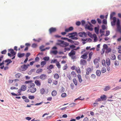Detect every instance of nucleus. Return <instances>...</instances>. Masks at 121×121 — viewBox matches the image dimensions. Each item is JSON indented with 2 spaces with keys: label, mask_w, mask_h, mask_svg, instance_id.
Wrapping results in <instances>:
<instances>
[{
  "label": "nucleus",
  "mask_w": 121,
  "mask_h": 121,
  "mask_svg": "<svg viewBox=\"0 0 121 121\" xmlns=\"http://www.w3.org/2000/svg\"><path fill=\"white\" fill-rule=\"evenodd\" d=\"M33 81L32 80H30L26 81L25 82V84H28L27 86L29 89L28 91L31 93H34L35 92L37 89L35 87V84L33 83Z\"/></svg>",
  "instance_id": "1"
},
{
  "label": "nucleus",
  "mask_w": 121,
  "mask_h": 121,
  "mask_svg": "<svg viewBox=\"0 0 121 121\" xmlns=\"http://www.w3.org/2000/svg\"><path fill=\"white\" fill-rule=\"evenodd\" d=\"M77 33L75 32L69 33L68 34V36L69 38H71L72 39L75 40H77L78 39V38L77 37Z\"/></svg>",
  "instance_id": "2"
},
{
  "label": "nucleus",
  "mask_w": 121,
  "mask_h": 121,
  "mask_svg": "<svg viewBox=\"0 0 121 121\" xmlns=\"http://www.w3.org/2000/svg\"><path fill=\"white\" fill-rule=\"evenodd\" d=\"M76 54V52L73 50H72L68 54L69 56L71 57L72 59L73 60L75 59H76V56L74 55Z\"/></svg>",
  "instance_id": "3"
},
{
  "label": "nucleus",
  "mask_w": 121,
  "mask_h": 121,
  "mask_svg": "<svg viewBox=\"0 0 121 121\" xmlns=\"http://www.w3.org/2000/svg\"><path fill=\"white\" fill-rule=\"evenodd\" d=\"M76 76V74L75 73L74 71H72L71 73L70 74H68L67 77L69 80L72 79V77H74Z\"/></svg>",
  "instance_id": "4"
},
{
  "label": "nucleus",
  "mask_w": 121,
  "mask_h": 121,
  "mask_svg": "<svg viewBox=\"0 0 121 121\" xmlns=\"http://www.w3.org/2000/svg\"><path fill=\"white\" fill-rule=\"evenodd\" d=\"M117 27L118 31L121 32V27L120 26V21L119 19H118L117 23Z\"/></svg>",
  "instance_id": "5"
},
{
  "label": "nucleus",
  "mask_w": 121,
  "mask_h": 121,
  "mask_svg": "<svg viewBox=\"0 0 121 121\" xmlns=\"http://www.w3.org/2000/svg\"><path fill=\"white\" fill-rule=\"evenodd\" d=\"M93 66H91V68L90 67L87 68L86 69V74L88 75L90 73H91L93 71Z\"/></svg>",
  "instance_id": "6"
},
{
  "label": "nucleus",
  "mask_w": 121,
  "mask_h": 121,
  "mask_svg": "<svg viewBox=\"0 0 121 121\" xmlns=\"http://www.w3.org/2000/svg\"><path fill=\"white\" fill-rule=\"evenodd\" d=\"M40 93L43 95L44 93H46V94L48 92V89H46L45 90L44 88H42L40 90Z\"/></svg>",
  "instance_id": "7"
},
{
  "label": "nucleus",
  "mask_w": 121,
  "mask_h": 121,
  "mask_svg": "<svg viewBox=\"0 0 121 121\" xmlns=\"http://www.w3.org/2000/svg\"><path fill=\"white\" fill-rule=\"evenodd\" d=\"M30 66L29 64H27V65H25L21 66V69L22 71H25L28 68V67Z\"/></svg>",
  "instance_id": "8"
},
{
  "label": "nucleus",
  "mask_w": 121,
  "mask_h": 121,
  "mask_svg": "<svg viewBox=\"0 0 121 121\" xmlns=\"http://www.w3.org/2000/svg\"><path fill=\"white\" fill-rule=\"evenodd\" d=\"M88 23L90 25V26L87 25L86 26L85 28L90 31H92L93 30L92 28L91 27V26H92V25L90 22H89Z\"/></svg>",
  "instance_id": "9"
},
{
  "label": "nucleus",
  "mask_w": 121,
  "mask_h": 121,
  "mask_svg": "<svg viewBox=\"0 0 121 121\" xmlns=\"http://www.w3.org/2000/svg\"><path fill=\"white\" fill-rule=\"evenodd\" d=\"M94 64L96 66V68H97L99 67V64L98 63V60L97 59H95L94 61Z\"/></svg>",
  "instance_id": "10"
},
{
  "label": "nucleus",
  "mask_w": 121,
  "mask_h": 121,
  "mask_svg": "<svg viewBox=\"0 0 121 121\" xmlns=\"http://www.w3.org/2000/svg\"><path fill=\"white\" fill-rule=\"evenodd\" d=\"M47 78V76L45 74H42L39 76L40 78L42 80H45Z\"/></svg>",
  "instance_id": "11"
},
{
  "label": "nucleus",
  "mask_w": 121,
  "mask_h": 121,
  "mask_svg": "<svg viewBox=\"0 0 121 121\" xmlns=\"http://www.w3.org/2000/svg\"><path fill=\"white\" fill-rule=\"evenodd\" d=\"M78 35L80 37L84 38L86 37L87 35L84 32L79 33Z\"/></svg>",
  "instance_id": "12"
},
{
  "label": "nucleus",
  "mask_w": 121,
  "mask_h": 121,
  "mask_svg": "<svg viewBox=\"0 0 121 121\" xmlns=\"http://www.w3.org/2000/svg\"><path fill=\"white\" fill-rule=\"evenodd\" d=\"M94 53L92 52H91L89 53L88 55V58L87 59L88 61H90L91 60L92 56L93 55Z\"/></svg>",
  "instance_id": "13"
},
{
  "label": "nucleus",
  "mask_w": 121,
  "mask_h": 121,
  "mask_svg": "<svg viewBox=\"0 0 121 121\" xmlns=\"http://www.w3.org/2000/svg\"><path fill=\"white\" fill-rule=\"evenodd\" d=\"M88 52H86L81 56V57L84 59H86L88 57L87 55Z\"/></svg>",
  "instance_id": "14"
},
{
  "label": "nucleus",
  "mask_w": 121,
  "mask_h": 121,
  "mask_svg": "<svg viewBox=\"0 0 121 121\" xmlns=\"http://www.w3.org/2000/svg\"><path fill=\"white\" fill-rule=\"evenodd\" d=\"M56 30V29L55 28H51L49 30V31L51 34L52 33L55 32Z\"/></svg>",
  "instance_id": "15"
},
{
  "label": "nucleus",
  "mask_w": 121,
  "mask_h": 121,
  "mask_svg": "<svg viewBox=\"0 0 121 121\" xmlns=\"http://www.w3.org/2000/svg\"><path fill=\"white\" fill-rule=\"evenodd\" d=\"M87 63V62L86 60L83 59H81L80 60V64L82 65H85Z\"/></svg>",
  "instance_id": "16"
},
{
  "label": "nucleus",
  "mask_w": 121,
  "mask_h": 121,
  "mask_svg": "<svg viewBox=\"0 0 121 121\" xmlns=\"http://www.w3.org/2000/svg\"><path fill=\"white\" fill-rule=\"evenodd\" d=\"M35 83L37 86H40L41 84L40 81L38 80H35Z\"/></svg>",
  "instance_id": "17"
},
{
  "label": "nucleus",
  "mask_w": 121,
  "mask_h": 121,
  "mask_svg": "<svg viewBox=\"0 0 121 121\" xmlns=\"http://www.w3.org/2000/svg\"><path fill=\"white\" fill-rule=\"evenodd\" d=\"M73 27H70L69 28L66 29L65 30V31L66 32H68L69 31L72 30H73Z\"/></svg>",
  "instance_id": "18"
},
{
  "label": "nucleus",
  "mask_w": 121,
  "mask_h": 121,
  "mask_svg": "<svg viewBox=\"0 0 121 121\" xmlns=\"http://www.w3.org/2000/svg\"><path fill=\"white\" fill-rule=\"evenodd\" d=\"M73 27H70L69 28L66 29L65 30V31L66 32H68L69 31L72 30H73Z\"/></svg>",
  "instance_id": "19"
},
{
  "label": "nucleus",
  "mask_w": 121,
  "mask_h": 121,
  "mask_svg": "<svg viewBox=\"0 0 121 121\" xmlns=\"http://www.w3.org/2000/svg\"><path fill=\"white\" fill-rule=\"evenodd\" d=\"M92 38H94V42H96L97 40V38L96 35L95 34H93L92 37H91Z\"/></svg>",
  "instance_id": "20"
},
{
  "label": "nucleus",
  "mask_w": 121,
  "mask_h": 121,
  "mask_svg": "<svg viewBox=\"0 0 121 121\" xmlns=\"http://www.w3.org/2000/svg\"><path fill=\"white\" fill-rule=\"evenodd\" d=\"M26 88V85H22L21 87V90L22 91H25Z\"/></svg>",
  "instance_id": "21"
},
{
  "label": "nucleus",
  "mask_w": 121,
  "mask_h": 121,
  "mask_svg": "<svg viewBox=\"0 0 121 121\" xmlns=\"http://www.w3.org/2000/svg\"><path fill=\"white\" fill-rule=\"evenodd\" d=\"M107 96L106 95H103L100 96V98L102 101L104 100H106Z\"/></svg>",
  "instance_id": "22"
},
{
  "label": "nucleus",
  "mask_w": 121,
  "mask_h": 121,
  "mask_svg": "<svg viewBox=\"0 0 121 121\" xmlns=\"http://www.w3.org/2000/svg\"><path fill=\"white\" fill-rule=\"evenodd\" d=\"M62 39H63L64 40H67V41L69 42H70L71 43H73L74 42L72 40L68 39L66 38H61Z\"/></svg>",
  "instance_id": "23"
},
{
  "label": "nucleus",
  "mask_w": 121,
  "mask_h": 121,
  "mask_svg": "<svg viewBox=\"0 0 121 121\" xmlns=\"http://www.w3.org/2000/svg\"><path fill=\"white\" fill-rule=\"evenodd\" d=\"M75 70L78 73H81V70L79 67H76L75 68Z\"/></svg>",
  "instance_id": "24"
},
{
  "label": "nucleus",
  "mask_w": 121,
  "mask_h": 121,
  "mask_svg": "<svg viewBox=\"0 0 121 121\" xmlns=\"http://www.w3.org/2000/svg\"><path fill=\"white\" fill-rule=\"evenodd\" d=\"M9 51H10V52L12 54L13 56H14L16 54V53L14 52L13 50V49H9Z\"/></svg>",
  "instance_id": "25"
},
{
  "label": "nucleus",
  "mask_w": 121,
  "mask_h": 121,
  "mask_svg": "<svg viewBox=\"0 0 121 121\" xmlns=\"http://www.w3.org/2000/svg\"><path fill=\"white\" fill-rule=\"evenodd\" d=\"M121 89V85L120 86H117L115 88L112 89V90L115 91Z\"/></svg>",
  "instance_id": "26"
},
{
  "label": "nucleus",
  "mask_w": 121,
  "mask_h": 121,
  "mask_svg": "<svg viewBox=\"0 0 121 121\" xmlns=\"http://www.w3.org/2000/svg\"><path fill=\"white\" fill-rule=\"evenodd\" d=\"M63 42H64V41H63L60 40H57V42L56 43V44L57 45L60 46Z\"/></svg>",
  "instance_id": "27"
},
{
  "label": "nucleus",
  "mask_w": 121,
  "mask_h": 121,
  "mask_svg": "<svg viewBox=\"0 0 121 121\" xmlns=\"http://www.w3.org/2000/svg\"><path fill=\"white\" fill-rule=\"evenodd\" d=\"M50 53L52 54L56 55L58 51L56 50H52L51 51Z\"/></svg>",
  "instance_id": "28"
},
{
  "label": "nucleus",
  "mask_w": 121,
  "mask_h": 121,
  "mask_svg": "<svg viewBox=\"0 0 121 121\" xmlns=\"http://www.w3.org/2000/svg\"><path fill=\"white\" fill-rule=\"evenodd\" d=\"M24 55L25 54L24 53L22 54L19 53L17 54V56L19 58L22 57L24 56Z\"/></svg>",
  "instance_id": "29"
},
{
  "label": "nucleus",
  "mask_w": 121,
  "mask_h": 121,
  "mask_svg": "<svg viewBox=\"0 0 121 121\" xmlns=\"http://www.w3.org/2000/svg\"><path fill=\"white\" fill-rule=\"evenodd\" d=\"M106 62L107 65L108 66L110 65V61L109 59L108 58L106 60Z\"/></svg>",
  "instance_id": "30"
},
{
  "label": "nucleus",
  "mask_w": 121,
  "mask_h": 121,
  "mask_svg": "<svg viewBox=\"0 0 121 121\" xmlns=\"http://www.w3.org/2000/svg\"><path fill=\"white\" fill-rule=\"evenodd\" d=\"M44 47V46L43 45H42L40 47V49L41 50V51H44L45 50V49H49V48H46L45 49H43V48Z\"/></svg>",
  "instance_id": "31"
},
{
  "label": "nucleus",
  "mask_w": 121,
  "mask_h": 121,
  "mask_svg": "<svg viewBox=\"0 0 121 121\" xmlns=\"http://www.w3.org/2000/svg\"><path fill=\"white\" fill-rule=\"evenodd\" d=\"M96 75L98 76H99L101 74V72L99 70H97L96 71Z\"/></svg>",
  "instance_id": "32"
},
{
  "label": "nucleus",
  "mask_w": 121,
  "mask_h": 121,
  "mask_svg": "<svg viewBox=\"0 0 121 121\" xmlns=\"http://www.w3.org/2000/svg\"><path fill=\"white\" fill-rule=\"evenodd\" d=\"M77 76L79 82H82V80L81 75L80 74H78V75Z\"/></svg>",
  "instance_id": "33"
},
{
  "label": "nucleus",
  "mask_w": 121,
  "mask_h": 121,
  "mask_svg": "<svg viewBox=\"0 0 121 121\" xmlns=\"http://www.w3.org/2000/svg\"><path fill=\"white\" fill-rule=\"evenodd\" d=\"M42 69H39L36 70V72L37 73H40L42 72Z\"/></svg>",
  "instance_id": "34"
},
{
  "label": "nucleus",
  "mask_w": 121,
  "mask_h": 121,
  "mask_svg": "<svg viewBox=\"0 0 121 121\" xmlns=\"http://www.w3.org/2000/svg\"><path fill=\"white\" fill-rule=\"evenodd\" d=\"M59 76L57 73L55 74L54 75V77L55 79H57L59 78Z\"/></svg>",
  "instance_id": "35"
},
{
  "label": "nucleus",
  "mask_w": 121,
  "mask_h": 121,
  "mask_svg": "<svg viewBox=\"0 0 121 121\" xmlns=\"http://www.w3.org/2000/svg\"><path fill=\"white\" fill-rule=\"evenodd\" d=\"M57 93L56 91L54 90L52 91V96H55L56 95Z\"/></svg>",
  "instance_id": "36"
},
{
  "label": "nucleus",
  "mask_w": 121,
  "mask_h": 121,
  "mask_svg": "<svg viewBox=\"0 0 121 121\" xmlns=\"http://www.w3.org/2000/svg\"><path fill=\"white\" fill-rule=\"evenodd\" d=\"M95 33L98 34H99V29L97 27H95Z\"/></svg>",
  "instance_id": "37"
},
{
  "label": "nucleus",
  "mask_w": 121,
  "mask_h": 121,
  "mask_svg": "<svg viewBox=\"0 0 121 121\" xmlns=\"http://www.w3.org/2000/svg\"><path fill=\"white\" fill-rule=\"evenodd\" d=\"M110 87L109 86H106L104 89V91H106L108 90L110 88Z\"/></svg>",
  "instance_id": "38"
},
{
  "label": "nucleus",
  "mask_w": 121,
  "mask_h": 121,
  "mask_svg": "<svg viewBox=\"0 0 121 121\" xmlns=\"http://www.w3.org/2000/svg\"><path fill=\"white\" fill-rule=\"evenodd\" d=\"M21 75V74L18 73L15 75V76L17 78H19Z\"/></svg>",
  "instance_id": "39"
},
{
  "label": "nucleus",
  "mask_w": 121,
  "mask_h": 121,
  "mask_svg": "<svg viewBox=\"0 0 121 121\" xmlns=\"http://www.w3.org/2000/svg\"><path fill=\"white\" fill-rule=\"evenodd\" d=\"M56 65L58 68L60 69V68L61 65L58 61L57 62V63H56Z\"/></svg>",
  "instance_id": "40"
},
{
  "label": "nucleus",
  "mask_w": 121,
  "mask_h": 121,
  "mask_svg": "<svg viewBox=\"0 0 121 121\" xmlns=\"http://www.w3.org/2000/svg\"><path fill=\"white\" fill-rule=\"evenodd\" d=\"M73 81L75 85L76 86L77 85V81L76 78H75L73 79Z\"/></svg>",
  "instance_id": "41"
},
{
  "label": "nucleus",
  "mask_w": 121,
  "mask_h": 121,
  "mask_svg": "<svg viewBox=\"0 0 121 121\" xmlns=\"http://www.w3.org/2000/svg\"><path fill=\"white\" fill-rule=\"evenodd\" d=\"M106 51H105L106 53H108L110 52L111 51V49L110 48H108L106 49Z\"/></svg>",
  "instance_id": "42"
},
{
  "label": "nucleus",
  "mask_w": 121,
  "mask_h": 121,
  "mask_svg": "<svg viewBox=\"0 0 121 121\" xmlns=\"http://www.w3.org/2000/svg\"><path fill=\"white\" fill-rule=\"evenodd\" d=\"M106 70L105 68L103 67L101 71L102 73H104L106 72Z\"/></svg>",
  "instance_id": "43"
},
{
  "label": "nucleus",
  "mask_w": 121,
  "mask_h": 121,
  "mask_svg": "<svg viewBox=\"0 0 121 121\" xmlns=\"http://www.w3.org/2000/svg\"><path fill=\"white\" fill-rule=\"evenodd\" d=\"M53 68V66L52 65H51L49 66H48L47 69H52Z\"/></svg>",
  "instance_id": "44"
},
{
  "label": "nucleus",
  "mask_w": 121,
  "mask_h": 121,
  "mask_svg": "<svg viewBox=\"0 0 121 121\" xmlns=\"http://www.w3.org/2000/svg\"><path fill=\"white\" fill-rule=\"evenodd\" d=\"M115 14V13L114 12H113L112 13L110 14V17L111 19L112 17H113L114 16Z\"/></svg>",
  "instance_id": "45"
},
{
  "label": "nucleus",
  "mask_w": 121,
  "mask_h": 121,
  "mask_svg": "<svg viewBox=\"0 0 121 121\" xmlns=\"http://www.w3.org/2000/svg\"><path fill=\"white\" fill-rule=\"evenodd\" d=\"M115 56L114 54H112L111 55V59L113 60H114L116 59Z\"/></svg>",
  "instance_id": "46"
},
{
  "label": "nucleus",
  "mask_w": 121,
  "mask_h": 121,
  "mask_svg": "<svg viewBox=\"0 0 121 121\" xmlns=\"http://www.w3.org/2000/svg\"><path fill=\"white\" fill-rule=\"evenodd\" d=\"M35 97L33 95H29L28 96V98L31 99H33L35 98Z\"/></svg>",
  "instance_id": "47"
},
{
  "label": "nucleus",
  "mask_w": 121,
  "mask_h": 121,
  "mask_svg": "<svg viewBox=\"0 0 121 121\" xmlns=\"http://www.w3.org/2000/svg\"><path fill=\"white\" fill-rule=\"evenodd\" d=\"M46 64V62L45 61H42L41 62V65H42L43 66L44 65H45Z\"/></svg>",
  "instance_id": "48"
},
{
  "label": "nucleus",
  "mask_w": 121,
  "mask_h": 121,
  "mask_svg": "<svg viewBox=\"0 0 121 121\" xmlns=\"http://www.w3.org/2000/svg\"><path fill=\"white\" fill-rule=\"evenodd\" d=\"M68 68V66L67 64H66L63 67V70H65L66 69Z\"/></svg>",
  "instance_id": "49"
},
{
  "label": "nucleus",
  "mask_w": 121,
  "mask_h": 121,
  "mask_svg": "<svg viewBox=\"0 0 121 121\" xmlns=\"http://www.w3.org/2000/svg\"><path fill=\"white\" fill-rule=\"evenodd\" d=\"M119 63L118 61L117 60H116L114 63V65L115 66H117L119 65Z\"/></svg>",
  "instance_id": "50"
},
{
  "label": "nucleus",
  "mask_w": 121,
  "mask_h": 121,
  "mask_svg": "<svg viewBox=\"0 0 121 121\" xmlns=\"http://www.w3.org/2000/svg\"><path fill=\"white\" fill-rule=\"evenodd\" d=\"M4 62H6L8 63L9 62H10V63L12 62V61L11 60L9 59H7L4 61Z\"/></svg>",
  "instance_id": "51"
},
{
  "label": "nucleus",
  "mask_w": 121,
  "mask_h": 121,
  "mask_svg": "<svg viewBox=\"0 0 121 121\" xmlns=\"http://www.w3.org/2000/svg\"><path fill=\"white\" fill-rule=\"evenodd\" d=\"M70 50V48H64V52H66L67 51H69Z\"/></svg>",
  "instance_id": "52"
},
{
  "label": "nucleus",
  "mask_w": 121,
  "mask_h": 121,
  "mask_svg": "<svg viewBox=\"0 0 121 121\" xmlns=\"http://www.w3.org/2000/svg\"><path fill=\"white\" fill-rule=\"evenodd\" d=\"M65 46H63V47H66L68 46L69 45V44L66 42H64V43Z\"/></svg>",
  "instance_id": "53"
},
{
  "label": "nucleus",
  "mask_w": 121,
  "mask_h": 121,
  "mask_svg": "<svg viewBox=\"0 0 121 121\" xmlns=\"http://www.w3.org/2000/svg\"><path fill=\"white\" fill-rule=\"evenodd\" d=\"M37 46L36 44L34 43L32 44L31 47L33 48H35L37 47Z\"/></svg>",
  "instance_id": "54"
},
{
  "label": "nucleus",
  "mask_w": 121,
  "mask_h": 121,
  "mask_svg": "<svg viewBox=\"0 0 121 121\" xmlns=\"http://www.w3.org/2000/svg\"><path fill=\"white\" fill-rule=\"evenodd\" d=\"M43 59L45 61H48L49 60L48 57H45L43 58Z\"/></svg>",
  "instance_id": "55"
},
{
  "label": "nucleus",
  "mask_w": 121,
  "mask_h": 121,
  "mask_svg": "<svg viewBox=\"0 0 121 121\" xmlns=\"http://www.w3.org/2000/svg\"><path fill=\"white\" fill-rule=\"evenodd\" d=\"M58 61H57V59H54L52 60L51 63H57V62H58Z\"/></svg>",
  "instance_id": "56"
},
{
  "label": "nucleus",
  "mask_w": 121,
  "mask_h": 121,
  "mask_svg": "<svg viewBox=\"0 0 121 121\" xmlns=\"http://www.w3.org/2000/svg\"><path fill=\"white\" fill-rule=\"evenodd\" d=\"M66 96V94L65 93H62L61 95V96L62 97H65Z\"/></svg>",
  "instance_id": "57"
},
{
  "label": "nucleus",
  "mask_w": 121,
  "mask_h": 121,
  "mask_svg": "<svg viewBox=\"0 0 121 121\" xmlns=\"http://www.w3.org/2000/svg\"><path fill=\"white\" fill-rule=\"evenodd\" d=\"M91 78L93 79H94L96 78V76L95 75L92 74L91 75Z\"/></svg>",
  "instance_id": "58"
},
{
  "label": "nucleus",
  "mask_w": 121,
  "mask_h": 121,
  "mask_svg": "<svg viewBox=\"0 0 121 121\" xmlns=\"http://www.w3.org/2000/svg\"><path fill=\"white\" fill-rule=\"evenodd\" d=\"M33 40L35 41L39 42L41 40V39L40 38H39L38 39H33Z\"/></svg>",
  "instance_id": "59"
},
{
  "label": "nucleus",
  "mask_w": 121,
  "mask_h": 121,
  "mask_svg": "<svg viewBox=\"0 0 121 121\" xmlns=\"http://www.w3.org/2000/svg\"><path fill=\"white\" fill-rule=\"evenodd\" d=\"M53 84L55 85H56L58 83V81L57 80H55L53 82Z\"/></svg>",
  "instance_id": "60"
},
{
  "label": "nucleus",
  "mask_w": 121,
  "mask_h": 121,
  "mask_svg": "<svg viewBox=\"0 0 121 121\" xmlns=\"http://www.w3.org/2000/svg\"><path fill=\"white\" fill-rule=\"evenodd\" d=\"M76 104L74 103H72L69 104L70 106L71 107H73L75 106Z\"/></svg>",
  "instance_id": "61"
},
{
  "label": "nucleus",
  "mask_w": 121,
  "mask_h": 121,
  "mask_svg": "<svg viewBox=\"0 0 121 121\" xmlns=\"http://www.w3.org/2000/svg\"><path fill=\"white\" fill-rule=\"evenodd\" d=\"M110 31L108 30H107L106 31V34L105 35V36H108L110 34Z\"/></svg>",
  "instance_id": "62"
},
{
  "label": "nucleus",
  "mask_w": 121,
  "mask_h": 121,
  "mask_svg": "<svg viewBox=\"0 0 121 121\" xmlns=\"http://www.w3.org/2000/svg\"><path fill=\"white\" fill-rule=\"evenodd\" d=\"M103 47L104 48L106 49L108 48V46L107 45L104 44L103 46Z\"/></svg>",
  "instance_id": "63"
},
{
  "label": "nucleus",
  "mask_w": 121,
  "mask_h": 121,
  "mask_svg": "<svg viewBox=\"0 0 121 121\" xmlns=\"http://www.w3.org/2000/svg\"><path fill=\"white\" fill-rule=\"evenodd\" d=\"M52 80L51 78H49L48 80V83H51L52 82Z\"/></svg>",
  "instance_id": "64"
}]
</instances>
